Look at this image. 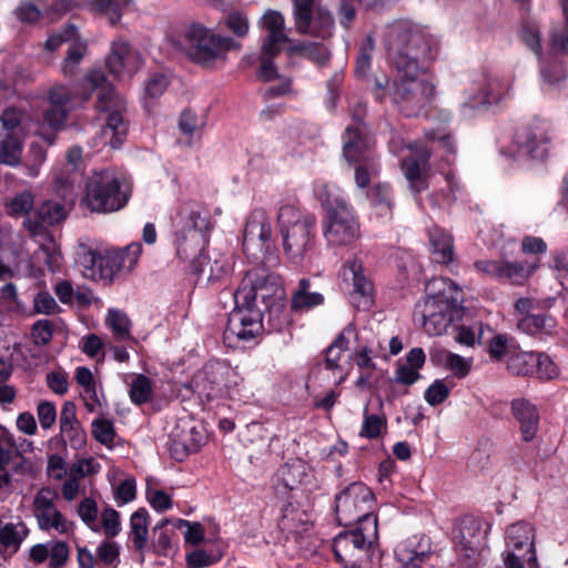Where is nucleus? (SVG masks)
Segmentation results:
<instances>
[{
	"label": "nucleus",
	"instance_id": "1",
	"mask_svg": "<svg viewBox=\"0 0 568 568\" xmlns=\"http://www.w3.org/2000/svg\"><path fill=\"white\" fill-rule=\"evenodd\" d=\"M385 45L397 72L419 73L422 63L438 55L439 41L425 28L399 21L386 31Z\"/></svg>",
	"mask_w": 568,
	"mask_h": 568
},
{
	"label": "nucleus",
	"instance_id": "60",
	"mask_svg": "<svg viewBox=\"0 0 568 568\" xmlns=\"http://www.w3.org/2000/svg\"><path fill=\"white\" fill-rule=\"evenodd\" d=\"M26 114L17 108H8L0 116L1 126L7 133H16L20 130Z\"/></svg>",
	"mask_w": 568,
	"mask_h": 568
},
{
	"label": "nucleus",
	"instance_id": "62",
	"mask_svg": "<svg viewBox=\"0 0 568 568\" xmlns=\"http://www.w3.org/2000/svg\"><path fill=\"white\" fill-rule=\"evenodd\" d=\"M225 26L239 38H244L250 30V23L246 14L240 11H233L225 18Z\"/></svg>",
	"mask_w": 568,
	"mask_h": 568
},
{
	"label": "nucleus",
	"instance_id": "53",
	"mask_svg": "<svg viewBox=\"0 0 568 568\" xmlns=\"http://www.w3.org/2000/svg\"><path fill=\"white\" fill-rule=\"evenodd\" d=\"M98 568H116L120 564V551L115 542L103 541L97 549Z\"/></svg>",
	"mask_w": 568,
	"mask_h": 568
},
{
	"label": "nucleus",
	"instance_id": "28",
	"mask_svg": "<svg viewBox=\"0 0 568 568\" xmlns=\"http://www.w3.org/2000/svg\"><path fill=\"white\" fill-rule=\"evenodd\" d=\"M430 152L424 145H415V153L402 162V171L409 182L410 189L419 193L427 187L426 176L424 174Z\"/></svg>",
	"mask_w": 568,
	"mask_h": 568
},
{
	"label": "nucleus",
	"instance_id": "6",
	"mask_svg": "<svg viewBox=\"0 0 568 568\" xmlns=\"http://www.w3.org/2000/svg\"><path fill=\"white\" fill-rule=\"evenodd\" d=\"M426 288L429 292L438 288V292L429 294L417 304L415 316L428 335H440L454 320L462 300L460 291L454 282L446 278L433 280Z\"/></svg>",
	"mask_w": 568,
	"mask_h": 568
},
{
	"label": "nucleus",
	"instance_id": "48",
	"mask_svg": "<svg viewBox=\"0 0 568 568\" xmlns=\"http://www.w3.org/2000/svg\"><path fill=\"white\" fill-rule=\"evenodd\" d=\"M535 353L520 352L511 355L507 361V368L515 375H529L535 373Z\"/></svg>",
	"mask_w": 568,
	"mask_h": 568
},
{
	"label": "nucleus",
	"instance_id": "43",
	"mask_svg": "<svg viewBox=\"0 0 568 568\" xmlns=\"http://www.w3.org/2000/svg\"><path fill=\"white\" fill-rule=\"evenodd\" d=\"M172 434L194 453L200 449L205 440L202 429L191 422H182Z\"/></svg>",
	"mask_w": 568,
	"mask_h": 568
},
{
	"label": "nucleus",
	"instance_id": "50",
	"mask_svg": "<svg viewBox=\"0 0 568 568\" xmlns=\"http://www.w3.org/2000/svg\"><path fill=\"white\" fill-rule=\"evenodd\" d=\"M131 0H94L98 11L105 14L111 24H116L122 17V11L131 4Z\"/></svg>",
	"mask_w": 568,
	"mask_h": 568
},
{
	"label": "nucleus",
	"instance_id": "16",
	"mask_svg": "<svg viewBox=\"0 0 568 568\" xmlns=\"http://www.w3.org/2000/svg\"><path fill=\"white\" fill-rule=\"evenodd\" d=\"M78 262L82 268V275L91 281L112 283L115 277V264L113 250H101L99 246L80 242L78 245Z\"/></svg>",
	"mask_w": 568,
	"mask_h": 568
},
{
	"label": "nucleus",
	"instance_id": "12",
	"mask_svg": "<svg viewBox=\"0 0 568 568\" xmlns=\"http://www.w3.org/2000/svg\"><path fill=\"white\" fill-rule=\"evenodd\" d=\"M375 497L363 483H353L335 498V511L341 525H366L368 519H377L373 515Z\"/></svg>",
	"mask_w": 568,
	"mask_h": 568
},
{
	"label": "nucleus",
	"instance_id": "13",
	"mask_svg": "<svg viewBox=\"0 0 568 568\" xmlns=\"http://www.w3.org/2000/svg\"><path fill=\"white\" fill-rule=\"evenodd\" d=\"M294 26L297 33L323 40L332 37L335 21L322 0H292Z\"/></svg>",
	"mask_w": 568,
	"mask_h": 568
},
{
	"label": "nucleus",
	"instance_id": "19",
	"mask_svg": "<svg viewBox=\"0 0 568 568\" xmlns=\"http://www.w3.org/2000/svg\"><path fill=\"white\" fill-rule=\"evenodd\" d=\"M488 526L484 520L474 517H466L458 524L454 535L455 546L467 560V565H471L484 549Z\"/></svg>",
	"mask_w": 568,
	"mask_h": 568
},
{
	"label": "nucleus",
	"instance_id": "51",
	"mask_svg": "<svg viewBox=\"0 0 568 568\" xmlns=\"http://www.w3.org/2000/svg\"><path fill=\"white\" fill-rule=\"evenodd\" d=\"M565 17V24L561 29H554L550 32L551 49L555 52H568V0H558Z\"/></svg>",
	"mask_w": 568,
	"mask_h": 568
},
{
	"label": "nucleus",
	"instance_id": "38",
	"mask_svg": "<svg viewBox=\"0 0 568 568\" xmlns=\"http://www.w3.org/2000/svg\"><path fill=\"white\" fill-rule=\"evenodd\" d=\"M104 323L116 341H131L136 343L135 337H133L131 333L132 322L123 311L118 308H110L105 316Z\"/></svg>",
	"mask_w": 568,
	"mask_h": 568
},
{
	"label": "nucleus",
	"instance_id": "23",
	"mask_svg": "<svg viewBox=\"0 0 568 568\" xmlns=\"http://www.w3.org/2000/svg\"><path fill=\"white\" fill-rule=\"evenodd\" d=\"M272 237V224L270 216L263 209L254 210L244 229L243 246L250 253L257 251L263 254L268 248Z\"/></svg>",
	"mask_w": 568,
	"mask_h": 568
},
{
	"label": "nucleus",
	"instance_id": "63",
	"mask_svg": "<svg viewBox=\"0 0 568 568\" xmlns=\"http://www.w3.org/2000/svg\"><path fill=\"white\" fill-rule=\"evenodd\" d=\"M541 77L544 85L547 90L560 88L562 82L566 80L567 74L561 65L542 67Z\"/></svg>",
	"mask_w": 568,
	"mask_h": 568
},
{
	"label": "nucleus",
	"instance_id": "59",
	"mask_svg": "<svg viewBox=\"0 0 568 568\" xmlns=\"http://www.w3.org/2000/svg\"><path fill=\"white\" fill-rule=\"evenodd\" d=\"M61 312V307L54 297L45 291L39 292L33 298V313L43 315H54Z\"/></svg>",
	"mask_w": 568,
	"mask_h": 568
},
{
	"label": "nucleus",
	"instance_id": "3",
	"mask_svg": "<svg viewBox=\"0 0 568 568\" xmlns=\"http://www.w3.org/2000/svg\"><path fill=\"white\" fill-rule=\"evenodd\" d=\"M277 224L286 258L297 266H311L317 254L316 216L285 204L278 209Z\"/></svg>",
	"mask_w": 568,
	"mask_h": 568
},
{
	"label": "nucleus",
	"instance_id": "49",
	"mask_svg": "<svg viewBox=\"0 0 568 568\" xmlns=\"http://www.w3.org/2000/svg\"><path fill=\"white\" fill-rule=\"evenodd\" d=\"M519 37L527 48L538 58H541L540 28L536 21H525L520 28Z\"/></svg>",
	"mask_w": 568,
	"mask_h": 568
},
{
	"label": "nucleus",
	"instance_id": "11",
	"mask_svg": "<svg viewBox=\"0 0 568 568\" xmlns=\"http://www.w3.org/2000/svg\"><path fill=\"white\" fill-rule=\"evenodd\" d=\"M377 519H368L366 525L339 532L333 541L336 559L345 568H359L367 564L371 550L377 540Z\"/></svg>",
	"mask_w": 568,
	"mask_h": 568
},
{
	"label": "nucleus",
	"instance_id": "14",
	"mask_svg": "<svg viewBox=\"0 0 568 568\" xmlns=\"http://www.w3.org/2000/svg\"><path fill=\"white\" fill-rule=\"evenodd\" d=\"M59 494L50 487H41L33 496L32 514L43 531L54 530L60 535L72 531V523L58 509Z\"/></svg>",
	"mask_w": 568,
	"mask_h": 568
},
{
	"label": "nucleus",
	"instance_id": "24",
	"mask_svg": "<svg viewBox=\"0 0 568 568\" xmlns=\"http://www.w3.org/2000/svg\"><path fill=\"white\" fill-rule=\"evenodd\" d=\"M478 92H468L471 106L497 104L509 95L510 82L496 74H485Z\"/></svg>",
	"mask_w": 568,
	"mask_h": 568
},
{
	"label": "nucleus",
	"instance_id": "42",
	"mask_svg": "<svg viewBox=\"0 0 568 568\" xmlns=\"http://www.w3.org/2000/svg\"><path fill=\"white\" fill-rule=\"evenodd\" d=\"M28 535L29 529L24 523H8L0 528V544L13 554L18 551Z\"/></svg>",
	"mask_w": 568,
	"mask_h": 568
},
{
	"label": "nucleus",
	"instance_id": "33",
	"mask_svg": "<svg viewBox=\"0 0 568 568\" xmlns=\"http://www.w3.org/2000/svg\"><path fill=\"white\" fill-rule=\"evenodd\" d=\"M517 327L528 335L542 337L555 333L557 322L549 314H532L523 316L518 321Z\"/></svg>",
	"mask_w": 568,
	"mask_h": 568
},
{
	"label": "nucleus",
	"instance_id": "41",
	"mask_svg": "<svg viewBox=\"0 0 568 568\" xmlns=\"http://www.w3.org/2000/svg\"><path fill=\"white\" fill-rule=\"evenodd\" d=\"M355 333L352 325L345 327L336 339L327 347L325 356V368L331 372L339 369V359L348 347V337Z\"/></svg>",
	"mask_w": 568,
	"mask_h": 568
},
{
	"label": "nucleus",
	"instance_id": "54",
	"mask_svg": "<svg viewBox=\"0 0 568 568\" xmlns=\"http://www.w3.org/2000/svg\"><path fill=\"white\" fill-rule=\"evenodd\" d=\"M34 205V195L31 191H22L16 194L7 205L8 214L11 216H24L30 213Z\"/></svg>",
	"mask_w": 568,
	"mask_h": 568
},
{
	"label": "nucleus",
	"instance_id": "36",
	"mask_svg": "<svg viewBox=\"0 0 568 568\" xmlns=\"http://www.w3.org/2000/svg\"><path fill=\"white\" fill-rule=\"evenodd\" d=\"M429 243L434 260L437 263L448 264L454 260L453 237L444 230L435 226L429 230Z\"/></svg>",
	"mask_w": 568,
	"mask_h": 568
},
{
	"label": "nucleus",
	"instance_id": "37",
	"mask_svg": "<svg viewBox=\"0 0 568 568\" xmlns=\"http://www.w3.org/2000/svg\"><path fill=\"white\" fill-rule=\"evenodd\" d=\"M23 138L16 133H6L0 140V164L18 168L22 164Z\"/></svg>",
	"mask_w": 568,
	"mask_h": 568
},
{
	"label": "nucleus",
	"instance_id": "29",
	"mask_svg": "<svg viewBox=\"0 0 568 568\" xmlns=\"http://www.w3.org/2000/svg\"><path fill=\"white\" fill-rule=\"evenodd\" d=\"M67 215L68 211L63 204L48 200L37 209L36 219L26 217L23 225L31 235H37L42 233L44 225L59 224Z\"/></svg>",
	"mask_w": 568,
	"mask_h": 568
},
{
	"label": "nucleus",
	"instance_id": "27",
	"mask_svg": "<svg viewBox=\"0 0 568 568\" xmlns=\"http://www.w3.org/2000/svg\"><path fill=\"white\" fill-rule=\"evenodd\" d=\"M312 516L305 509L300 508L298 505L287 503L278 519V528L285 534L286 539L298 538L312 528Z\"/></svg>",
	"mask_w": 568,
	"mask_h": 568
},
{
	"label": "nucleus",
	"instance_id": "45",
	"mask_svg": "<svg viewBox=\"0 0 568 568\" xmlns=\"http://www.w3.org/2000/svg\"><path fill=\"white\" fill-rule=\"evenodd\" d=\"M291 53H296L306 58L318 65H324L329 60V52L323 43L318 42H303L290 48Z\"/></svg>",
	"mask_w": 568,
	"mask_h": 568
},
{
	"label": "nucleus",
	"instance_id": "2",
	"mask_svg": "<svg viewBox=\"0 0 568 568\" xmlns=\"http://www.w3.org/2000/svg\"><path fill=\"white\" fill-rule=\"evenodd\" d=\"M92 93H97L95 110L105 114V125L102 130L104 144L118 149L128 133L126 101L114 90L100 70H92L85 74L78 94L82 102H87Z\"/></svg>",
	"mask_w": 568,
	"mask_h": 568
},
{
	"label": "nucleus",
	"instance_id": "26",
	"mask_svg": "<svg viewBox=\"0 0 568 568\" xmlns=\"http://www.w3.org/2000/svg\"><path fill=\"white\" fill-rule=\"evenodd\" d=\"M395 556L404 568H423L432 556L429 540L425 537L409 538L397 545Z\"/></svg>",
	"mask_w": 568,
	"mask_h": 568
},
{
	"label": "nucleus",
	"instance_id": "20",
	"mask_svg": "<svg viewBox=\"0 0 568 568\" xmlns=\"http://www.w3.org/2000/svg\"><path fill=\"white\" fill-rule=\"evenodd\" d=\"M475 268L487 276L514 285H524L538 267L537 263L510 262L506 260H479Z\"/></svg>",
	"mask_w": 568,
	"mask_h": 568
},
{
	"label": "nucleus",
	"instance_id": "40",
	"mask_svg": "<svg viewBox=\"0 0 568 568\" xmlns=\"http://www.w3.org/2000/svg\"><path fill=\"white\" fill-rule=\"evenodd\" d=\"M113 250V262L115 264L116 276L123 273H130L136 265L142 253V245L139 242H132L123 248Z\"/></svg>",
	"mask_w": 568,
	"mask_h": 568
},
{
	"label": "nucleus",
	"instance_id": "35",
	"mask_svg": "<svg viewBox=\"0 0 568 568\" xmlns=\"http://www.w3.org/2000/svg\"><path fill=\"white\" fill-rule=\"evenodd\" d=\"M430 359L435 364L443 365L458 378L466 377L469 374L473 365L471 358L463 357L446 349L433 351L430 353Z\"/></svg>",
	"mask_w": 568,
	"mask_h": 568
},
{
	"label": "nucleus",
	"instance_id": "47",
	"mask_svg": "<svg viewBox=\"0 0 568 568\" xmlns=\"http://www.w3.org/2000/svg\"><path fill=\"white\" fill-rule=\"evenodd\" d=\"M80 171L73 170L72 168H65L54 176V183L58 192L63 199L73 197L74 185L80 181Z\"/></svg>",
	"mask_w": 568,
	"mask_h": 568
},
{
	"label": "nucleus",
	"instance_id": "58",
	"mask_svg": "<svg viewBox=\"0 0 568 568\" xmlns=\"http://www.w3.org/2000/svg\"><path fill=\"white\" fill-rule=\"evenodd\" d=\"M374 51V40L371 36L366 38L365 43L361 47L356 60L355 74L358 78H365L371 70L372 52Z\"/></svg>",
	"mask_w": 568,
	"mask_h": 568
},
{
	"label": "nucleus",
	"instance_id": "17",
	"mask_svg": "<svg viewBox=\"0 0 568 568\" xmlns=\"http://www.w3.org/2000/svg\"><path fill=\"white\" fill-rule=\"evenodd\" d=\"M263 310L254 308L252 305H236L230 313L226 328L224 331V341L229 344L234 339L250 342L254 339L263 328Z\"/></svg>",
	"mask_w": 568,
	"mask_h": 568
},
{
	"label": "nucleus",
	"instance_id": "10",
	"mask_svg": "<svg viewBox=\"0 0 568 568\" xmlns=\"http://www.w3.org/2000/svg\"><path fill=\"white\" fill-rule=\"evenodd\" d=\"M176 227L178 256L190 262L193 268L200 263L202 251L207 242L209 220L197 207L184 205L178 214Z\"/></svg>",
	"mask_w": 568,
	"mask_h": 568
},
{
	"label": "nucleus",
	"instance_id": "18",
	"mask_svg": "<svg viewBox=\"0 0 568 568\" xmlns=\"http://www.w3.org/2000/svg\"><path fill=\"white\" fill-rule=\"evenodd\" d=\"M534 528L529 523L517 521L506 530L504 564L507 568H524L530 555H536Z\"/></svg>",
	"mask_w": 568,
	"mask_h": 568
},
{
	"label": "nucleus",
	"instance_id": "56",
	"mask_svg": "<svg viewBox=\"0 0 568 568\" xmlns=\"http://www.w3.org/2000/svg\"><path fill=\"white\" fill-rule=\"evenodd\" d=\"M386 423L387 420L384 415H368L365 409L359 435L369 439L377 438L382 434L383 429L386 428Z\"/></svg>",
	"mask_w": 568,
	"mask_h": 568
},
{
	"label": "nucleus",
	"instance_id": "31",
	"mask_svg": "<svg viewBox=\"0 0 568 568\" xmlns=\"http://www.w3.org/2000/svg\"><path fill=\"white\" fill-rule=\"evenodd\" d=\"M343 277L346 282H352L353 294L363 298V303L368 305L371 303L372 284L364 274V267L361 261L352 260L343 267Z\"/></svg>",
	"mask_w": 568,
	"mask_h": 568
},
{
	"label": "nucleus",
	"instance_id": "25",
	"mask_svg": "<svg viewBox=\"0 0 568 568\" xmlns=\"http://www.w3.org/2000/svg\"><path fill=\"white\" fill-rule=\"evenodd\" d=\"M262 28L266 31L262 43L265 54H278L282 45L290 41L285 33V20L281 12L267 10L261 19Z\"/></svg>",
	"mask_w": 568,
	"mask_h": 568
},
{
	"label": "nucleus",
	"instance_id": "5",
	"mask_svg": "<svg viewBox=\"0 0 568 568\" xmlns=\"http://www.w3.org/2000/svg\"><path fill=\"white\" fill-rule=\"evenodd\" d=\"M316 193L326 206L323 235L328 245L341 247L352 245L361 236L359 222L353 207L337 189L327 184L317 185Z\"/></svg>",
	"mask_w": 568,
	"mask_h": 568
},
{
	"label": "nucleus",
	"instance_id": "15",
	"mask_svg": "<svg viewBox=\"0 0 568 568\" xmlns=\"http://www.w3.org/2000/svg\"><path fill=\"white\" fill-rule=\"evenodd\" d=\"M549 133L550 125L542 120H535L518 128L513 139L516 146L514 155L544 160L548 155L551 141Z\"/></svg>",
	"mask_w": 568,
	"mask_h": 568
},
{
	"label": "nucleus",
	"instance_id": "34",
	"mask_svg": "<svg viewBox=\"0 0 568 568\" xmlns=\"http://www.w3.org/2000/svg\"><path fill=\"white\" fill-rule=\"evenodd\" d=\"M277 476L281 485L290 490L298 489L301 485L307 484L312 477L308 467L298 459L282 466Z\"/></svg>",
	"mask_w": 568,
	"mask_h": 568
},
{
	"label": "nucleus",
	"instance_id": "52",
	"mask_svg": "<svg viewBox=\"0 0 568 568\" xmlns=\"http://www.w3.org/2000/svg\"><path fill=\"white\" fill-rule=\"evenodd\" d=\"M194 272L206 275L207 282L217 283L225 278L230 272L231 266L227 260L217 258L214 261H210L206 267L197 268V265L193 267Z\"/></svg>",
	"mask_w": 568,
	"mask_h": 568
},
{
	"label": "nucleus",
	"instance_id": "57",
	"mask_svg": "<svg viewBox=\"0 0 568 568\" xmlns=\"http://www.w3.org/2000/svg\"><path fill=\"white\" fill-rule=\"evenodd\" d=\"M77 95H73L71 90L64 84H53L48 90L50 105L65 108L69 109V111L72 109V100Z\"/></svg>",
	"mask_w": 568,
	"mask_h": 568
},
{
	"label": "nucleus",
	"instance_id": "7",
	"mask_svg": "<svg viewBox=\"0 0 568 568\" xmlns=\"http://www.w3.org/2000/svg\"><path fill=\"white\" fill-rule=\"evenodd\" d=\"M172 43L193 62L205 67L224 61L229 51L241 47L234 39L217 34L197 22L186 26L180 39L172 40Z\"/></svg>",
	"mask_w": 568,
	"mask_h": 568
},
{
	"label": "nucleus",
	"instance_id": "9",
	"mask_svg": "<svg viewBox=\"0 0 568 568\" xmlns=\"http://www.w3.org/2000/svg\"><path fill=\"white\" fill-rule=\"evenodd\" d=\"M419 73L398 72V78L393 82L392 89H388V81L375 80L374 94L377 100H382L389 91L392 100L398 106L399 111L406 116L419 114L429 105L435 95L434 85L418 78Z\"/></svg>",
	"mask_w": 568,
	"mask_h": 568
},
{
	"label": "nucleus",
	"instance_id": "46",
	"mask_svg": "<svg viewBox=\"0 0 568 568\" xmlns=\"http://www.w3.org/2000/svg\"><path fill=\"white\" fill-rule=\"evenodd\" d=\"M368 199L376 214L379 216H388L392 213L393 202L392 192L387 184H376L368 192Z\"/></svg>",
	"mask_w": 568,
	"mask_h": 568
},
{
	"label": "nucleus",
	"instance_id": "55",
	"mask_svg": "<svg viewBox=\"0 0 568 568\" xmlns=\"http://www.w3.org/2000/svg\"><path fill=\"white\" fill-rule=\"evenodd\" d=\"M152 394V382L144 375H136L130 388V398L136 404L141 405L150 400Z\"/></svg>",
	"mask_w": 568,
	"mask_h": 568
},
{
	"label": "nucleus",
	"instance_id": "21",
	"mask_svg": "<svg viewBox=\"0 0 568 568\" xmlns=\"http://www.w3.org/2000/svg\"><path fill=\"white\" fill-rule=\"evenodd\" d=\"M375 140L358 125H348L344 133L343 154L348 162L367 163L374 170Z\"/></svg>",
	"mask_w": 568,
	"mask_h": 568
},
{
	"label": "nucleus",
	"instance_id": "64",
	"mask_svg": "<svg viewBox=\"0 0 568 568\" xmlns=\"http://www.w3.org/2000/svg\"><path fill=\"white\" fill-rule=\"evenodd\" d=\"M93 437L103 445L112 444L115 437L113 423L108 419H97L92 423Z\"/></svg>",
	"mask_w": 568,
	"mask_h": 568
},
{
	"label": "nucleus",
	"instance_id": "30",
	"mask_svg": "<svg viewBox=\"0 0 568 568\" xmlns=\"http://www.w3.org/2000/svg\"><path fill=\"white\" fill-rule=\"evenodd\" d=\"M511 413L519 424L521 438L531 442L539 429V412L537 407L525 398H517L511 402Z\"/></svg>",
	"mask_w": 568,
	"mask_h": 568
},
{
	"label": "nucleus",
	"instance_id": "8",
	"mask_svg": "<svg viewBox=\"0 0 568 568\" xmlns=\"http://www.w3.org/2000/svg\"><path fill=\"white\" fill-rule=\"evenodd\" d=\"M130 197L128 181L112 170H101L87 179L81 203L91 212L113 213L123 209Z\"/></svg>",
	"mask_w": 568,
	"mask_h": 568
},
{
	"label": "nucleus",
	"instance_id": "4",
	"mask_svg": "<svg viewBox=\"0 0 568 568\" xmlns=\"http://www.w3.org/2000/svg\"><path fill=\"white\" fill-rule=\"evenodd\" d=\"M233 296L236 305L262 307L270 320H280V315L284 313L285 292L282 278L264 267L247 271ZM282 324L283 321H278L274 328L281 329Z\"/></svg>",
	"mask_w": 568,
	"mask_h": 568
},
{
	"label": "nucleus",
	"instance_id": "22",
	"mask_svg": "<svg viewBox=\"0 0 568 568\" xmlns=\"http://www.w3.org/2000/svg\"><path fill=\"white\" fill-rule=\"evenodd\" d=\"M106 64L111 73L123 80L130 79L141 69L143 59L136 49L119 39L112 42Z\"/></svg>",
	"mask_w": 568,
	"mask_h": 568
},
{
	"label": "nucleus",
	"instance_id": "61",
	"mask_svg": "<svg viewBox=\"0 0 568 568\" xmlns=\"http://www.w3.org/2000/svg\"><path fill=\"white\" fill-rule=\"evenodd\" d=\"M100 468V464L93 457L81 458L71 465L70 476L79 480L85 476L99 473Z\"/></svg>",
	"mask_w": 568,
	"mask_h": 568
},
{
	"label": "nucleus",
	"instance_id": "32",
	"mask_svg": "<svg viewBox=\"0 0 568 568\" xmlns=\"http://www.w3.org/2000/svg\"><path fill=\"white\" fill-rule=\"evenodd\" d=\"M311 286L312 284L308 278H301L298 281L291 295V307L293 311H310L324 303V296L318 292L312 291Z\"/></svg>",
	"mask_w": 568,
	"mask_h": 568
},
{
	"label": "nucleus",
	"instance_id": "44",
	"mask_svg": "<svg viewBox=\"0 0 568 568\" xmlns=\"http://www.w3.org/2000/svg\"><path fill=\"white\" fill-rule=\"evenodd\" d=\"M47 160V152L39 143H32L29 146L27 156L22 159L23 173L30 179L39 176L41 168Z\"/></svg>",
	"mask_w": 568,
	"mask_h": 568
},
{
	"label": "nucleus",
	"instance_id": "39",
	"mask_svg": "<svg viewBox=\"0 0 568 568\" xmlns=\"http://www.w3.org/2000/svg\"><path fill=\"white\" fill-rule=\"evenodd\" d=\"M149 535V513L145 508H139L130 517L129 539L134 548L143 551L146 547Z\"/></svg>",
	"mask_w": 568,
	"mask_h": 568
}]
</instances>
